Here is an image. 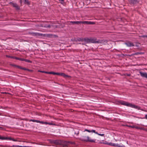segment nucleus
Here are the masks:
<instances>
[{
  "mask_svg": "<svg viewBox=\"0 0 147 147\" xmlns=\"http://www.w3.org/2000/svg\"><path fill=\"white\" fill-rule=\"evenodd\" d=\"M29 121H32L34 122H36L37 123H39L42 124H45L46 125L47 124H48L49 125H53V123L52 122H48L46 121H40L39 120H36L31 119L29 120Z\"/></svg>",
  "mask_w": 147,
  "mask_h": 147,
  "instance_id": "obj_1",
  "label": "nucleus"
},
{
  "mask_svg": "<svg viewBox=\"0 0 147 147\" xmlns=\"http://www.w3.org/2000/svg\"><path fill=\"white\" fill-rule=\"evenodd\" d=\"M75 143L74 142L71 141H61V144L63 145V147H68L70 144H74Z\"/></svg>",
  "mask_w": 147,
  "mask_h": 147,
  "instance_id": "obj_2",
  "label": "nucleus"
},
{
  "mask_svg": "<svg viewBox=\"0 0 147 147\" xmlns=\"http://www.w3.org/2000/svg\"><path fill=\"white\" fill-rule=\"evenodd\" d=\"M82 140L86 141L89 142H95V140L91 139L88 136H83L82 138Z\"/></svg>",
  "mask_w": 147,
  "mask_h": 147,
  "instance_id": "obj_3",
  "label": "nucleus"
},
{
  "mask_svg": "<svg viewBox=\"0 0 147 147\" xmlns=\"http://www.w3.org/2000/svg\"><path fill=\"white\" fill-rule=\"evenodd\" d=\"M0 139L1 140H12L14 142H17L18 141L16 139H15L11 137H5L0 136Z\"/></svg>",
  "mask_w": 147,
  "mask_h": 147,
  "instance_id": "obj_4",
  "label": "nucleus"
},
{
  "mask_svg": "<svg viewBox=\"0 0 147 147\" xmlns=\"http://www.w3.org/2000/svg\"><path fill=\"white\" fill-rule=\"evenodd\" d=\"M119 103L122 105L130 107L131 105V103H129L123 100H121L119 101Z\"/></svg>",
  "mask_w": 147,
  "mask_h": 147,
  "instance_id": "obj_5",
  "label": "nucleus"
},
{
  "mask_svg": "<svg viewBox=\"0 0 147 147\" xmlns=\"http://www.w3.org/2000/svg\"><path fill=\"white\" fill-rule=\"evenodd\" d=\"M28 34L30 35H32V36H42L43 35V34H42L33 32H29Z\"/></svg>",
  "mask_w": 147,
  "mask_h": 147,
  "instance_id": "obj_6",
  "label": "nucleus"
},
{
  "mask_svg": "<svg viewBox=\"0 0 147 147\" xmlns=\"http://www.w3.org/2000/svg\"><path fill=\"white\" fill-rule=\"evenodd\" d=\"M50 142L51 143H54L56 145H60L61 144V140H50Z\"/></svg>",
  "mask_w": 147,
  "mask_h": 147,
  "instance_id": "obj_7",
  "label": "nucleus"
},
{
  "mask_svg": "<svg viewBox=\"0 0 147 147\" xmlns=\"http://www.w3.org/2000/svg\"><path fill=\"white\" fill-rule=\"evenodd\" d=\"M130 107L138 109V110H141L140 107L134 104L131 103Z\"/></svg>",
  "mask_w": 147,
  "mask_h": 147,
  "instance_id": "obj_8",
  "label": "nucleus"
},
{
  "mask_svg": "<svg viewBox=\"0 0 147 147\" xmlns=\"http://www.w3.org/2000/svg\"><path fill=\"white\" fill-rule=\"evenodd\" d=\"M125 44L128 47H131L134 46V44L130 41L127 42L125 43Z\"/></svg>",
  "mask_w": 147,
  "mask_h": 147,
  "instance_id": "obj_9",
  "label": "nucleus"
},
{
  "mask_svg": "<svg viewBox=\"0 0 147 147\" xmlns=\"http://www.w3.org/2000/svg\"><path fill=\"white\" fill-rule=\"evenodd\" d=\"M140 73L141 76L144 78H147V73L143 72L142 71H140Z\"/></svg>",
  "mask_w": 147,
  "mask_h": 147,
  "instance_id": "obj_10",
  "label": "nucleus"
},
{
  "mask_svg": "<svg viewBox=\"0 0 147 147\" xmlns=\"http://www.w3.org/2000/svg\"><path fill=\"white\" fill-rule=\"evenodd\" d=\"M82 24H95V23L93 22L84 21H82Z\"/></svg>",
  "mask_w": 147,
  "mask_h": 147,
  "instance_id": "obj_11",
  "label": "nucleus"
},
{
  "mask_svg": "<svg viewBox=\"0 0 147 147\" xmlns=\"http://www.w3.org/2000/svg\"><path fill=\"white\" fill-rule=\"evenodd\" d=\"M129 2L131 4H136L138 3L139 2V0H128Z\"/></svg>",
  "mask_w": 147,
  "mask_h": 147,
  "instance_id": "obj_12",
  "label": "nucleus"
},
{
  "mask_svg": "<svg viewBox=\"0 0 147 147\" xmlns=\"http://www.w3.org/2000/svg\"><path fill=\"white\" fill-rule=\"evenodd\" d=\"M60 76H62L65 78H71L70 76L67 75L65 74H64V73H60Z\"/></svg>",
  "mask_w": 147,
  "mask_h": 147,
  "instance_id": "obj_13",
  "label": "nucleus"
},
{
  "mask_svg": "<svg viewBox=\"0 0 147 147\" xmlns=\"http://www.w3.org/2000/svg\"><path fill=\"white\" fill-rule=\"evenodd\" d=\"M90 43H96L98 42L96 41V40L95 38H90Z\"/></svg>",
  "mask_w": 147,
  "mask_h": 147,
  "instance_id": "obj_14",
  "label": "nucleus"
},
{
  "mask_svg": "<svg viewBox=\"0 0 147 147\" xmlns=\"http://www.w3.org/2000/svg\"><path fill=\"white\" fill-rule=\"evenodd\" d=\"M70 22L73 24H82V21H71Z\"/></svg>",
  "mask_w": 147,
  "mask_h": 147,
  "instance_id": "obj_15",
  "label": "nucleus"
},
{
  "mask_svg": "<svg viewBox=\"0 0 147 147\" xmlns=\"http://www.w3.org/2000/svg\"><path fill=\"white\" fill-rule=\"evenodd\" d=\"M13 6L15 7L18 10L20 9L19 7L17 4L13 3Z\"/></svg>",
  "mask_w": 147,
  "mask_h": 147,
  "instance_id": "obj_16",
  "label": "nucleus"
},
{
  "mask_svg": "<svg viewBox=\"0 0 147 147\" xmlns=\"http://www.w3.org/2000/svg\"><path fill=\"white\" fill-rule=\"evenodd\" d=\"M87 131L89 132H94L95 133V131L94 130H88V129H85L84 131Z\"/></svg>",
  "mask_w": 147,
  "mask_h": 147,
  "instance_id": "obj_17",
  "label": "nucleus"
},
{
  "mask_svg": "<svg viewBox=\"0 0 147 147\" xmlns=\"http://www.w3.org/2000/svg\"><path fill=\"white\" fill-rule=\"evenodd\" d=\"M90 38H85L84 39V40L87 43H90Z\"/></svg>",
  "mask_w": 147,
  "mask_h": 147,
  "instance_id": "obj_18",
  "label": "nucleus"
},
{
  "mask_svg": "<svg viewBox=\"0 0 147 147\" xmlns=\"http://www.w3.org/2000/svg\"><path fill=\"white\" fill-rule=\"evenodd\" d=\"M24 1L25 3H29V2L28 1V0H20V1L21 3H22V1Z\"/></svg>",
  "mask_w": 147,
  "mask_h": 147,
  "instance_id": "obj_19",
  "label": "nucleus"
},
{
  "mask_svg": "<svg viewBox=\"0 0 147 147\" xmlns=\"http://www.w3.org/2000/svg\"><path fill=\"white\" fill-rule=\"evenodd\" d=\"M14 58L17 60H19L22 61H24V59H23V58L17 57H15Z\"/></svg>",
  "mask_w": 147,
  "mask_h": 147,
  "instance_id": "obj_20",
  "label": "nucleus"
},
{
  "mask_svg": "<svg viewBox=\"0 0 147 147\" xmlns=\"http://www.w3.org/2000/svg\"><path fill=\"white\" fill-rule=\"evenodd\" d=\"M24 61H25L26 62H28V63H32V61H30V60H28V59H24Z\"/></svg>",
  "mask_w": 147,
  "mask_h": 147,
  "instance_id": "obj_21",
  "label": "nucleus"
},
{
  "mask_svg": "<svg viewBox=\"0 0 147 147\" xmlns=\"http://www.w3.org/2000/svg\"><path fill=\"white\" fill-rule=\"evenodd\" d=\"M59 1L60 2V3L62 4H64V0H59Z\"/></svg>",
  "mask_w": 147,
  "mask_h": 147,
  "instance_id": "obj_22",
  "label": "nucleus"
},
{
  "mask_svg": "<svg viewBox=\"0 0 147 147\" xmlns=\"http://www.w3.org/2000/svg\"><path fill=\"white\" fill-rule=\"evenodd\" d=\"M78 41H83V38H78L77 39V40Z\"/></svg>",
  "mask_w": 147,
  "mask_h": 147,
  "instance_id": "obj_23",
  "label": "nucleus"
},
{
  "mask_svg": "<svg viewBox=\"0 0 147 147\" xmlns=\"http://www.w3.org/2000/svg\"><path fill=\"white\" fill-rule=\"evenodd\" d=\"M18 67L19 68H20L21 69H24V70H28V71H29V70H28V69H26L25 68H24L22 67H21L18 66Z\"/></svg>",
  "mask_w": 147,
  "mask_h": 147,
  "instance_id": "obj_24",
  "label": "nucleus"
},
{
  "mask_svg": "<svg viewBox=\"0 0 147 147\" xmlns=\"http://www.w3.org/2000/svg\"><path fill=\"white\" fill-rule=\"evenodd\" d=\"M96 134H98V135L100 136H103L104 135V134H98L97 132H96Z\"/></svg>",
  "mask_w": 147,
  "mask_h": 147,
  "instance_id": "obj_25",
  "label": "nucleus"
},
{
  "mask_svg": "<svg viewBox=\"0 0 147 147\" xmlns=\"http://www.w3.org/2000/svg\"><path fill=\"white\" fill-rule=\"evenodd\" d=\"M141 37H142V38H145V37L147 38V34L142 35L141 36Z\"/></svg>",
  "mask_w": 147,
  "mask_h": 147,
  "instance_id": "obj_26",
  "label": "nucleus"
},
{
  "mask_svg": "<svg viewBox=\"0 0 147 147\" xmlns=\"http://www.w3.org/2000/svg\"><path fill=\"white\" fill-rule=\"evenodd\" d=\"M127 126L128 127H131L132 128H134V125L130 126L127 125Z\"/></svg>",
  "mask_w": 147,
  "mask_h": 147,
  "instance_id": "obj_27",
  "label": "nucleus"
},
{
  "mask_svg": "<svg viewBox=\"0 0 147 147\" xmlns=\"http://www.w3.org/2000/svg\"><path fill=\"white\" fill-rule=\"evenodd\" d=\"M74 133L75 134H76L77 135H78L79 133V132L78 131L76 132L75 131L74 132Z\"/></svg>",
  "mask_w": 147,
  "mask_h": 147,
  "instance_id": "obj_28",
  "label": "nucleus"
},
{
  "mask_svg": "<svg viewBox=\"0 0 147 147\" xmlns=\"http://www.w3.org/2000/svg\"><path fill=\"white\" fill-rule=\"evenodd\" d=\"M142 53H136L134 55H138V54H141Z\"/></svg>",
  "mask_w": 147,
  "mask_h": 147,
  "instance_id": "obj_29",
  "label": "nucleus"
},
{
  "mask_svg": "<svg viewBox=\"0 0 147 147\" xmlns=\"http://www.w3.org/2000/svg\"><path fill=\"white\" fill-rule=\"evenodd\" d=\"M45 73L49 74H51V72L46 71V72H45Z\"/></svg>",
  "mask_w": 147,
  "mask_h": 147,
  "instance_id": "obj_30",
  "label": "nucleus"
},
{
  "mask_svg": "<svg viewBox=\"0 0 147 147\" xmlns=\"http://www.w3.org/2000/svg\"><path fill=\"white\" fill-rule=\"evenodd\" d=\"M51 74H53V75H56V73L53 72H51Z\"/></svg>",
  "mask_w": 147,
  "mask_h": 147,
  "instance_id": "obj_31",
  "label": "nucleus"
},
{
  "mask_svg": "<svg viewBox=\"0 0 147 147\" xmlns=\"http://www.w3.org/2000/svg\"><path fill=\"white\" fill-rule=\"evenodd\" d=\"M110 145L114 146H116V145H115L114 144H113L112 143H111V144H110Z\"/></svg>",
  "mask_w": 147,
  "mask_h": 147,
  "instance_id": "obj_32",
  "label": "nucleus"
},
{
  "mask_svg": "<svg viewBox=\"0 0 147 147\" xmlns=\"http://www.w3.org/2000/svg\"><path fill=\"white\" fill-rule=\"evenodd\" d=\"M7 57H10L11 58H14V57H13L11 56H10L7 55Z\"/></svg>",
  "mask_w": 147,
  "mask_h": 147,
  "instance_id": "obj_33",
  "label": "nucleus"
},
{
  "mask_svg": "<svg viewBox=\"0 0 147 147\" xmlns=\"http://www.w3.org/2000/svg\"><path fill=\"white\" fill-rule=\"evenodd\" d=\"M47 25H47V24H45V25L44 26H43L42 27H43L45 28H47V26H48Z\"/></svg>",
  "mask_w": 147,
  "mask_h": 147,
  "instance_id": "obj_34",
  "label": "nucleus"
},
{
  "mask_svg": "<svg viewBox=\"0 0 147 147\" xmlns=\"http://www.w3.org/2000/svg\"><path fill=\"white\" fill-rule=\"evenodd\" d=\"M60 73H56V75H60Z\"/></svg>",
  "mask_w": 147,
  "mask_h": 147,
  "instance_id": "obj_35",
  "label": "nucleus"
},
{
  "mask_svg": "<svg viewBox=\"0 0 147 147\" xmlns=\"http://www.w3.org/2000/svg\"><path fill=\"white\" fill-rule=\"evenodd\" d=\"M1 147H9L8 146H3L2 145Z\"/></svg>",
  "mask_w": 147,
  "mask_h": 147,
  "instance_id": "obj_36",
  "label": "nucleus"
},
{
  "mask_svg": "<svg viewBox=\"0 0 147 147\" xmlns=\"http://www.w3.org/2000/svg\"><path fill=\"white\" fill-rule=\"evenodd\" d=\"M47 26V28H50L51 27V26L49 24Z\"/></svg>",
  "mask_w": 147,
  "mask_h": 147,
  "instance_id": "obj_37",
  "label": "nucleus"
},
{
  "mask_svg": "<svg viewBox=\"0 0 147 147\" xmlns=\"http://www.w3.org/2000/svg\"><path fill=\"white\" fill-rule=\"evenodd\" d=\"M38 71L41 72L42 73H45V72H46V71Z\"/></svg>",
  "mask_w": 147,
  "mask_h": 147,
  "instance_id": "obj_38",
  "label": "nucleus"
},
{
  "mask_svg": "<svg viewBox=\"0 0 147 147\" xmlns=\"http://www.w3.org/2000/svg\"><path fill=\"white\" fill-rule=\"evenodd\" d=\"M145 118L146 119H147V115H145Z\"/></svg>",
  "mask_w": 147,
  "mask_h": 147,
  "instance_id": "obj_39",
  "label": "nucleus"
},
{
  "mask_svg": "<svg viewBox=\"0 0 147 147\" xmlns=\"http://www.w3.org/2000/svg\"><path fill=\"white\" fill-rule=\"evenodd\" d=\"M143 129L144 130H145L146 131H147V129Z\"/></svg>",
  "mask_w": 147,
  "mask_h": 147,
  "instance_id": "obj_40",
  "label": "nucleus"
},
{
  "mask_svg": "<svg viewBox=\"0 0 147 147\" xmlns=\"http://www.w3.org/2000/svg\"><path fill=\"white\" fill-rule=\"evenodd\" d=\"M127 76H130V74H128L127 75Z\"/></svg>",
  "mask_w": 147,
  "mask_h": 147,
  "instance_id": "obj_41",
  "label": "nucleus"
},
{
  "mask_svg": "<svg viewBox=\"0 0 147 147\" xmlns=\"http://www.w3.org/2000/svg\"><path fill=\"white\" fill-rule=\"evenodd\" d=\"M55 26V27H56V28L57 27V26H56H56Z\"/></svg>",
  "mask_w": 147,
  "mask_h": 147,
  "instance_id": "obj_42",
  "label": "nucleus"
},
{
  "mask_svg": "<svg viewBox=\"0 0 147 147\" xmlns=\"http://www.w3.org/2000/svg\"><path fill=\"white\" fill-rule=\"evenodd\" d=\"M0 129H2V128H1V127H0Z\"/></svg>",
  "mask_w": 147,
  "mask_h": 147,
  "instance_id": "obj_43",
  "label": "nucleus"
},
{
  "mask_svg": "<svg viewBox=\"0 0 147 147\" xmlns=\"http://www.w3.org/2000/svg\"><path fill=\"white\" fill-rule=\"evenodd\" d=\"M136 129H138V128H137ZM140 129V128H138V129Z\"/></svg>",
  "mask_w": 147,
  "mask_h": 147,
  "instance_id": "obj_44",
  "label": "nucleus"
},
{
  "mask_svg": "<svg viewBox=\"0 0 147 147\" xmlns=\"http://www.w3.org/2000/svg\"><path fill=\"white\" fill-rule=\"evenodd\" d=\"M90 1L91 0H89Z\"/></svg>",
  "mask_w": 147,
  "mask_h": 147,
  "instance_id": "obj_45",
  "label": "nucleus"
}]
</instances>
